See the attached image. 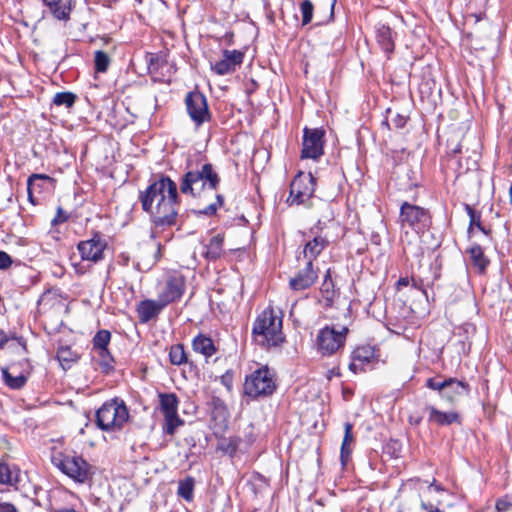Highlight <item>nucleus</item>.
Returning <instances> with one entry per match:
<instances>
[{
    "label": "nucleus",
    "instance_id": "f257e3e1",
    "mask_svg": "<svg viewBox=\"0 0 512 512\" xmlns=\"http://www.w3.org/2000/svg\"><path fill=\"white\" fill-rule=\"evenodd\" d=\"M142 210L149 214L155 227H170L177 224L180 197L177 184L166 175H160L148 187L139 192Z\"/></svg>",
    "mask_w": 512,
    "mask_h": 512
},
{
    "label": "nucleus",
    "instance_id": "f03ea898",
    "mask_svg": "<svg viewBox=\"0 0 512 512\" xmlns=\"http://www.w3.org/2000/svg\"><path fill=\"white\" fill-rule=\"evenodd\" d=\"M252 337L262 347L279 346L285 340L282 317L278 316L273 308H266L254 321Z\"/></svg>",
    "mask_w": 512,
    "mask_h": 512
},
{
    "label": "nucleus",
    "instance_id": "7ed1b4c3",
    "mask_svg": "<svg viewBox=\"0 0 512 512\" xmlns=\"http://www.w3.org/2000/svg\"><path fill=\"white\" fill-rule=\"evenodd\" d=\"M220 176L211 163H204L196 170L187 171L180 180V191L185 195L196 197L201 190H216Z\"/></svg>",
    "mask_w": 512,
    "mask_h": 512
},
{
    "label": "nucleus",
    "instance_id": "20e7f679",
    "mask_svg": "<svg viewBox=\"0 0 512 512\" xmlns=\"http://www.w3.org/2000/svg\"><path fill=\"white\" fill-rule=\"evenodd\" d=\"M276 389V374L267 365H264L246 375L243 395L256 401L272 396Z\"/></svg>",
    "mask_w": 512,
    "mask_h": 512
},
{
    "label": "nucleus",
    "instance_id": "39448f33",
    "mask_svg": "<svg viewBox=\"0 0 512 512\" xmlns=\"http://www.w3.org/2000/svg\"><path fill=\"white\" fill-rule=\"evenodd\" d=\"M129 420V411L125 402L115 397L102 404L95 413L96 426L102 431H119Z\"/></svg>",
    "mask_w": 512,
    "mask_h": 512
},
{
    "label": "nucleus",
    "instance_id": "423d86ee",
    "mask_svg": "<svg viewBox=\"0 0 512 512\" xmlns=\"http://www.w3.org/2000/svg\"><path fill=\"white\" fill-rule=\"evenodd\" d=\"M51 463L76 483L84 484L94 474L92 466L80 455L57 452L52 454Z\"/></svg>",
    "mask_w": 512,
    "mask_h": 512
},
{
    "label": "nucleus",
    "instance_id": "0eeeda50",
    "mask_svg": "<svg viewBox=\"0 0 512 512\" xmlns=\"http://www.w3.org/2000/svg\"><path fill=\"white\" fill-rule=\"evenodd\" d=\"M348 328L342 327L336 330L334 327L325 326L320 329L316 338L317 351L322 356H332L344 348Z\"/></svg>",
    "mask_w": 512,
    "mask_h": 512
},
{
    "label": "nucleus",
    "instance_id": "6e6552de",
    "mask_svg": "<svg viewBox=\"0 0 512 512\" xmlns=\"http://www.w3.org/2000/svg\"><path fill=\"white\" fill-rule=\"evenodd\" d=\"M399 218L402 226H408L418 234L429 229L432 222L427 209L408 202L402 203Z\"/></svg>",
    "mask_w": 512,
    "mask_h": 512
},
{
    "label": "nucleus",
    "instance_id": "1a4fd4ad",
    "mask_svg": "<svg viewBox=\"0 0 512 512\" xmlns=\"http://www.w3.org/2000/svg\"><path fill=\"white\" fill-rule=\"evenodd\" d=\"M316 179L311 173L299 172L290 184L288 202L290 205H302L310 200L314 194Z\"/></svg>",
    "mask_w": 512,
    "mask_h": 512
},
{
    "label": "nucleus",
    "instance_id": "9d476101",
    "mask_svg": "<svg viewBox=\"0 0 512 512\" xmlns=\"http://www.w3.org/2000/svg\"><path fill=\"white\" fill-rule=\"evenodd\" d=\"M325 131L322 128H307L303 130V142L301 150L302 159L317 160L324 153Z\"/></svg>",
    "mask_w": 512,
    "mask_h": 512
},
{
    "label": "nucleus",
    "instance_id": "9b49d317",
    "mask_svg": "<svg viewBox=\"0 0 512 512\" xmlns=\"http://www.w3.org/2000/svg\"><path fill=\"white\" fill-rule=\"evenodd\" d=\"M185 105L188 115L196 126H201L209 121L211 114L209 111L207 99L203 93L198 90L189 92L185 97Z\"/></svg>",
    "mask_w": 512,
    "mask_h": 512
},
{
    "label": "nucleus",
    "instance_id": "f8f14e48",
    "mask_svg": "<svg viewBox=\"0 0 512 512\" xmlns=\"http://www.w3.org/2000/svg\"><path fill=\"white\" fill-rule=\"evenodd\" d=\"M20 365L23 366L20 372H17L16 364L1 368L2 380L10 389L19 390L23 388L31 374L32 366L28 359H25Z\"/></svg>",
    "mask_w": 512,
    "mask_h": 512
},
{
    "label": "nucleus",
    "instance_id": "ddd939ff",
    "mask_svg": "<svg viewBox=\"0 0 512 512\" xmlns=\"http://www.w3.org/2000/svg\"><path fill=\"white\" fill-rule=\"evenodd\" d=\"M107 247V242L96 233L93 238L85 241H80L77 249L81 255L82 260L97 263L104 258V250Z\"/></svg>",
    "mask_w": 512,
    "mask_h": 512
},
{
    "label": "nucleus",
    "instance_id": "4468645a",
    "mask_svg": "<svg viewBox=\"0 0 512 512\" xmlns=\"http://www.w3.org/2000/svg\"><path fill=\"white\" fill-rule=\"evenodd\" d=\"M223 58L215 63L211 62V70L219 75L224 76L231 74L241 66L244 60V52L240 50H228L225 49L222 52Z\"/></svg>",
    "mask_w": 512,
    "mask_h": 512
},
{
    "label": "nucleus",
    "instance_id": "2eb2a0df",
    "mask_svg": "<svg viewBox=\"0 0 512 512\" xmlns=\"http://www.w3.org/2000/svg\"><path fill=\"white\" fill-rule=\"evenodd\" d=\"M185 280L181 276L169 277L165 286L158 296L160 302L166 307L170 303L176 302L181 299L185 292Z\"/></svg>",
    "mask_w": 512,
    "mask_h": 512
},
{
    "label": "nucleus",
    "instance_id": "dca6fc26",
    "mask_svg": "<svg viewBox=\"0 0 512 512\" xmlns=\"http://www.w3.org/2000/svg\"><path fill=\"white\" fill-rule=\"evenodd\" d=\"M45 9L43 13H47L58 21L67 22L75 7L76 0H42Z\"/></svg>",
    "mask_w": 512,
    "mask_h": 512
},
{
    "label": "nucleus",
    "instance_id": "f3484780",
    "mask_svg": "<svg viewBox=\"0 0 512 512\" xmlns=\"http://www.w3.org/2000/svg\"><path fill=\"white\" fill-rule=\"evenodd\" d=\"M375 359V348L370 345L358 346L351 354L349 370L355 374L365 371V366Z\"/></svg>",
    "mask_w": 512,
    "mask_h": 512
},
{
    "label": "nucleus",
    "instance_id": "a211bd4d",
    "mask_svg": "<svg viewBox=\"0 0 512 512\" xmlns=\"http://www.w3.org/2000/svg\"><path fill=\"white\" fill-rule=\"evenodd\" d=\"M318 275L314 270L313 263L307 261L305 267L301 269L297 275L290 279L289 285L292 290L301 291L311 287Z\"/></svg>",
    "mask_w": 512,
    "mask_h": 512
},
{
    "label": "nucleus",
    "instance_id": "6ab92c4d",
    "mask_svg": "<svg viewBox=\"0 0 512 512\" xmlns=\"http://www.w3.org/2000/svg\"><path fill=\"white\" fill-rule=\"evenodd\" d=\"M310 206L315 209V214L317 217L315 229L322 231L326 227L327 223L334 219V213L331 208V204L325 200L316 198L310 202Z\"/></svg>",
    "mask_w": 512,
    "mask_h": 512
},
{
    "label": "nucleus",
    "instance_id": "aec40b11",
    "mask_svg": "<svg viewBox=\"0 0 512 512\" xmlns=\"http://www.w3.org/2000/svg\"><path fill=\"white\" fill-rule=\"evenodd\" d=\"M425 410L429 412V423H434L439 426H449L453 423L461 424V416L455 411L443 412L432 405H427Z\"/></svg>",
    "mask_w": 512,
    "mask_h": 512
},
{
    "label": "nucleus",
    "instance_id": "412c9836",
    "mask_svg": "<svg viewBox=\"0 0 512 512\" xmlns=\"http://www.w3.org/2000/svg\"><path fill=\"white\" fill-rule=\"evenodd\" d=\"M164 308V305L159 299H145L140 301L137 305L138 318L141 323H148L150 320L157 317Z\"/></svg>",
    "mask_w": 512,
    "mask_h": 512
},
{
    "label": "nucleus",
    "instance_id": "4be33fe9",
    "mask_svg": "<svg viewBox=\"0 0 512 512\" xmlns=\"http://www.w3.org/2000/svg\"><path fill=\"white\" fill-rule=\"evenodd\" d=\"M377 43L381 49L388 55L394 51V34L391 28L383 23H378L375 27Z\"/></svg>",
    "mask_w": 512,
    "mask_h": 512
},
{
    "label": "nucleus",
    "instance_id": "5701e85b",
    "mask_svg": "<svg viewBox=\"0 0 512 512\" xmlns=\"http://www.w3.org/2000/svg\"><path fill=\"white\" fill-rule=\"evenodd\" d=\"M329 245V241L321 236L316 235L312 240H309L303 249V256L307 261H313L322 253V251Z\"/></svg>",
    "mask_w": 512,
    "mask_h": 512
},
{
    "label": "nucleus",
    "instance_id": "b1692460",
    "mask_svg": "<svg viewBox=\"0 0 512 512\" xmlns=\"http://www.w3.org/2000/svg\"><path fill=\"white\" fill-rule=\"evenodd\" d=\"M353 424L350 422L344 423V437L341 445L340 450V460L343 466H345L351 456L352 448L351 444L354 442V436H353Z\"/></svg>",
    "mask_w": 512,
    "mask_h": 512
},
{
    "label": "nucleus",
    "instance_id": "393cba45",
    "mask_svg": "<svg viewBox=\"0 0 512 512\" xmlns=\"http://www.w3.org/2000/svg\"><path fill=\"white\" fill-rule=\"evenodd\" d=\"M192 346L194 351L201 353L206 358L213 356L217 352L213 340L204 334H198L193 339Z\"/></svg>",
    "mask_w": 512,
    "mask_h": 512
},
{
    "label": "nucleus",
    "instance_id": "a878e982",
    "mask_svg": "<svg viewBox=\"0 0 512 512\" xmlns=\"http://www.w3.org/2000/svg\"><path fill=\"white\" fill-rule=\"evenodd\" d=\"M20 482V469L6 463H0V484L17 488Z\"/></svg>",
    "mask_w": 512,
    "mask_h": 512
},
{
    "label": "nucleus",
    "instance_id": "bb28decb",
    "mask_svg": "<svg viewBox=\"0 0 512 512\" xmlns=\"http://www.w3.org/2000/svg\"><path fill=\"white\" fill-rule=\"evenodd\" d=\"M473 266L479 274H484L490 264V260L485 256L482 247L478 244L472 245L468 251Z\"/></svg>",
    "mask_w": 512,
    "mask_h": 512
},
{
    "label": "nucleus",
    "instance_id": "cd10ccee",
    "mask_svg": "<svg viewBox=\"0 0 512 512\" xmlns=\"http://www.w3.org/2000/svg\"><path fill=\"white\" fill-rule=\"evenodd\" d=\"M158 397L163 416L178 414L179 399L175 393H159Z\"/></svg>",
    "mask_w": 512,
    "mask_h": 512
},
{
    "label": "nucleus",
    "instance_id": "c85d7f7f",
    "mask_svg": "<svg viewBox=\"0 0 512 512\" xmlns=\"http://www.w3.org/2000/svg\"><path fill=\"white\" fill-rule=\"evenodd\" d=\"M224 238L220 234L213 236L209 243L204 246L203 255L208 260H217L223 253Z\"/></svg>",
    "mask_w": 512,
    "mask_h": 512
},
{
    "label": "nucleus",
    "instance_id": "c756f323",
    "mask_svg": "<svg viewBox=\"0 0 512 512\" xmlns=\"http://www.w3.org/2000/svg\"><path fill=\"white\" fill-rule=\"evenodd\" d=\"M449 385H455L458 387H465L462 384V381L457 380L455 378H448L445 380H439L437 378H428L426 381V386L432 390H437L441 393V395H447V388Z\"/></svg>",
    "mask_w": 512,
    "mask_h": 512
},
{
    "label": "nucleus",
    "instance_id": "7c9ffc66",
    "mask_svg": "<svg viewBox=\"0 0 512 512\" xmlns=\"http://www.w3.org/2000/svg\"><path fill=\"white\" fill-rule=\"evenodd\" d=\"M195 479L192 476H186L179 480L177 495L187 502H191L194 498Z\"/></svg>",
    "mask_w": 512,
    "mask_h": 512
},
{
    "label": "nucleus",
    "instance_id": "2f4dec72",
    "mask_svg": "<svg viewBox=\"0 0 512 512\" xmlns=\"http://www.w3.org/2000/svg\"><path fill=\"white\" fill-rule=\"evenodd\" d=\"M78 96L70 91L58 92L54 95L52 99V106L56 107H64L66 109H71L76 101Z\"/></svg>",
    "mask_w": 512,
    "mask_h": 512
},
{
    "label": "nucleus",
    "instance_id": "473e14b6",
    "mask_svg": "<svg viewBox=\"0 0 512 512\" xmlns=\"http://www.w3.org/2000/svg\"><path fill=\"white\" fill-rule=\"evenodd\" d=\"M56 357L64 369L70 368L71 364L76 362L79 358L77 352L71 350L69 346L59 347Z\"/></svg>",
    "mask_w": 512,
    "mask_h": 512
},
{
    "label": "nucleus",
    "instance_id": "72a5a7b5",
    "mask_svg": "<svg viewBox=\"0 0 512 512\" xmlns=\"http://www.w3.org/2000/svg\"><path fill=\"white\" fill-rule=\"evenodd\" d=\"M99 357V366L101 368V371L105 374H109L111 371L114 370V358L112 357L110 351L108 348L95 350Z\"/></svg>",
    "mask_w": 512,
    "mask_h": 512
},
{
    "label": "nucleus",
    "instance_id": "f704fd0d",
    "mask_svg": "<svg viewBox=\"0 0 512 512\" xmlns=\"http://www.w3.org/2000/svg\"><path fill=\"white\" fill-rule=\"evenodd\" d=\"M169 360L173 365H182L187 362V356L182 344H175L170 347Z\"/></svg>",
    "mask_w": 512,
    "mask_h": 512
},
{
    "label": "nucleus",
    "instance_id": "c9c22d12",
    "mask_svg": "<svg viewBox=\"0 0 512 512\" xmlns=\"http://www.w3.org/2000/svg\"><path fill=\"white\" fill-rule=\"evenodd\" d=\"M464 209L470 218L469 226L467 229L468 234L470 235L473 232L474 227H476L478 230L482 229L483 225L481 222V213L476 211L469 204H465Z\"/></svg>",
    "mask_w": 512,
    "mask_h": 512
},
{
    "label": "nucleus",
    "instance_id": "e433bc0d",
    "mask_svg": "<svg viewBox=\"0 0 512 512\" xmlns=\"http://www.w3.org/2000/svg\"><path fill=\"white\" fill-rule=\"evenodd\" d=\"M164 419L163 432L167 435H174L176 429L184 424V421L178 416V414L166 415L164 416Z\"/></svg>",
    "mask_w": 512,
    "mask_h": 512
},
{
    "label": "nucleus",
    "instance_id": "4c0bfd02",
    "mask_svg": "<svg viewBox=\"0 0 512 512\" xmlns=\"http://www.w3.org/2000/svg\"><path fill=\"white\" fill-rule=\"evenodd\" d=\"M241 443V439L239 437H229L224 439L220 445L219 449L223 451L225 454H228L229 456L233 457Z\"/></svg>",
    "mask_w": 512,
    "mask_h": 512
},
{
    "label": "nucleus",
    "instance_id": "58836bf2",
    "mask_svg": "<svg viewBox=\"0 0 512 512\" xmlns=\"http://www.w3.org/2000/svg\"><path fill=\"white\" fill-rule=\"evenodd\" d=\"M51 177L46 174H32L27 179V192L28 199L32 204H35V200L33 197V191L36 190V182L37 181H49Z\"/></svg>",
    "mask_w": 512,
    "mask_h": 512
},
{
    "label": "nucleus",
    "instance_id": "ea45409f",
    "mask_svg": "<svg viewBox=\"0 0 512 512\" xmlns=\"http://www.w3.org/2000/svg\"><path fill=\"white\" fill-rule=\"evenodd\" d=\"M111 340V333L108 330H99L93 337V349L100 350L108 348Z\"/></svg>",
    "mask_w": 512,
    "mask_h": 512
},
{
    "label": "nucleus",
    "instance_id": "a19ab883",
    "mask_svg": "<svg viewBox=\"0 0 512 512\" xmlns=\"http://www.w3.org/2000/svg\"><path fill=\"white\" fill-rule=\"evenodd\" d=\"M94 65L96 72L104 73L110 65V57L104 51L98 50L95 52Z\"/></svg>",
    "mask_w": 512,
    "mask_h": 512
},
{
    "label": "nucleus",
    "instance_id": "79ce46f5",
    "mask_svg": "<svg viewBox=\"0 0 512 512\" xmlns=\"http://www.w3.org/2000/svg\"><path fill=\"white\" fill-rule=\"evenodd\" d=\"M300 10L302 13V25L309 24L313 17V3L310 0H303L300 4Z\"/></svg>",
    "mask_w": 512,
    "mask_h": 512
},
{
    "label": "nucleus",
    "instance_id": "37998d69",
    "mask_svg": "<svg viewBox=\"0 0 512 512\" xmlns=\"http://www.w3.org/2000/svg\"><path fill=\"white\" fill-rule=\"evenodd\" d=\"M161 249H162V245L160 243H157V250L153 256V259L151 261H149L148 263H145L143 266L141 265L140 262H136L134 264L135 269H137L138 271H141V272H146V271L150 270L161 258V256H162Z\"/></svg>",
    "mask_w": 512,
    "mask_h": 512
},
{
    "label": "nucleus",
    "instance_id": "c03bdc74",
    "mask_svg": "<svg viewBox=\"0 0 512 512\" xmlns=\"http://www.w3.org/2000/svg\"><path fill=\"white\" fill-rule=\"evenodd\" d=\"M462 384L465 387L456 388L455 385H449L447 388V395H443V397L447 398L449 401H453L455 395L468 394L470 391L468 383L462 381Z\"/></svg>",
    "mask_w": 512,
    "mask_h": 512
},
{
    "label": "nucleus",
    "instance_id": "a18cd8bd",
    "mask_svg": "<svg viewBox=\"0 0 512 512\" xmlns=\"http://www.w3.org/2000/svg\"><path fill=\"white\" fill-rule=\"evenodd\" d=\"M333 288H334V285H333V282L330 278V274L328 271L327 274L325 275L324 282H323L322 288H321L323 296L326 300H332V298L334 297V289Z\"/></svg>",
    "mask_w": 512,
    "mask_h": 512
},
{
    "label": "nucleus",
    "instance_id": "49530a36",
    "mask_svg": "<svg viewBox=\"0 0 512 512\" xmlns=\"http://www.w3.org/2000/svg\"><path fill=\"white\" fill-rule=\"evenodd\" d=\"M68 219H69V214L66 211H64L61 206H59L57 208L56 216L52 219L51 224L53 226H56V225H59V224H62L64 222L68 221Z\"/></svg>",
    "mask_w": 512,
    "mask_h": 512
},
{
    "label": "nucleus",
    "instance_id": "de8ad7c7",
    "mask_svg": "<svg viewBox=\"0 0 512 512\" xmlns=\"http://www.w3.org/2000/svg\"><path fill=\"white\" fill-rule=\"evenodd\" d=\"M217 207H216V204H210L208 205L207 207H205L204 209H200V210H193V213L197 216H200V215H205V216H213L216 214L217 212Z\"/></svg>",
    "mask_w": 512,
    "mask_h": 512
},
{
    "label": "nucleus",
    "instance_id": "09e8293b",
    "mask_svg": "<svg viewBox=\"0 0 512 512\" xmlns=\"http://www.w3.org/2000/svg\"><path fill=\"white\" fill-rule=\"evenodd\" d=\"M146 62L148 64V69L151 70H158L159 69V57L155 54H149L146 57Z\"/></svg>",
    "mask_w": 512,
    "mask_h": 512
},
{
    "label": "nucleus",
    "instance_id": "8fccbe9b",
    "mask_svg": "<svg viewBox=\"0 0 512 512\" xmlns=\"http://www.w3.org/2000/svg\"><path fill=\"white\" fill-rule=\"evenodd\" d=\"M12 258L4 251H0V270L7 269L12 264Z\"/></svg>",
    "mask_w": 512,
    "mask_h": 512
},
{
    "label": "nucleus",
    "instance_id": "3c124183",
    "mask_svg": "<svg viewBox=\"0 0 512 512\" xmlns=\"http://www.w3.org/2000/svg\"><path fill=\"white\" fill-rule=\"evenodd\" d=\"M391 122L396 129H401L406 125L407 118L399 113H397L392 119Z\"/></svg>",
    "mask_w": 512,
    "mask_h": 512
},
{
    "label": "nucleus",
    "instance_id": "603ef678",
    "mask_svg": "<svg viewBox=\"0 0 512 512\" xmlns=\"http://www.w3.org/2000/svg\"><path fill=\"white\" fill-rule=\"evenodd\" d=\"M512 506V503L507 501L506 498H501L496 501V510L497 512H506Z\"/></svg>",
    "mask_w": 512,
    "mask_h": 512
},
{
    "label": "nucleus",
    "instance_id": "864d4df0",
    "mask_svg": "<svg viewBox=\"0 0 512 512\" xmlns=\"http://www.w3.org/2000/svg\"><path fill=\"white\" fill-rule=\"evenodd\" d=\"M0 512H19L16 506L9 502H0Z\"/></svg>",
    "mask_w": 512,
    "mask_h": 512
},
{
    "label": "nucleus",
    "instance_id": "5fc2aeb1",
    "mask_svg": "<svg viewBox=\"0 0 512 512\" xmlns=\"http://www.w3.org/2000/svg\"><path fill=\"white\" fill-rule=\"evenodd\" d=\"M12 339L11 336L7 335L3 330H0V350Z\"/></svg>",
    "mask_w": 512,
    "mask_h": 512
},
{
    "label": "nucleus",
    "instance_id": "6e6d98bb",
    "mask_svg": "<svg viewBox=\"0 0 512 512\" xmlns=\"http://www.w3.org/2000/svg\"><path fill=\"white\" fill-rule=\"evenodd\" d=\"M411 281H412L413 287L423 291V293L426 294V291H425L424 284H423L422 280H416L415 278H412Z\"/></svg>",
    "mask_w": 512,
    "mask_h": 512
},
{
    "label": "nucleus",
    "instance_id": "4d7b16f0",
    "mask_svg": "<svg viewBox=\"0 0 512 512\" xmlns=\"http://www.w3.org/2000/svg\"><path fill=\"white\" fill-rule=\"evenodd\" d=\"M410 283V280L408 277H401L398 281H397V288L400 289L401 287H406L408 286Z\"/></svg>",
    "mask_w": 512,
    "mask_h": 512
},
{
    "label": "nucleus",
    "instance_id": "13d9d810",
    "mask_svg": "<svg viewBox=\"0 0 512 512\" xmlns=\"http://www.w3.org/2000/svg\"><path fill=\"white\" fill-rule=\"evenodd\" d=\"M212 404H213L215 409L224 408L223 401L220 398H218V397H213Z\"/></svg>",
    "mask_w": 512,
    "mask_h": 512
},
{
    "label": "nucleus",
    "instance_id": "bf43d9fd",
    "mask_svg": "<svg viewBox=\"0 0 512 512\" xmlns=\"http://www.w3.org/2000/svg\"><path fill=\"white\" fill-rule=\"evenodd\" d=\"M11 338L17 340L19 345L23 348V350L25 352L27 351L26 341L22 337H17L15 335H12Z\"/></svg>",
    "mask_w": 512,
    "mask_h": 512
},
{
    "label": "nucleus",
    "instance_id": "052dcab7",
    "mask_svg": "<svg viewBox=\"0 0 512 512\" xmlns=\"http://www.w3.org/2000/svg\"><path fill=\"white\" fill-rule=\"evenodd\" d=\"M213 204H216L217 209L219 207L223 206V204H224V196L221 195V194H217L216 195V202H214Z\"/></svg>",
    "mask_w": 512,
    "mask_h": 512
},
{
    "label": "nucleus",
    "instance_id": "680f3d73",
    "mask_svg": "<svg viewBox=\"0 0 512 512\" xmlns=\"http://www.w3.org/2000/svg\"><path fill=\"white\" fill-rule=\"evenodd\" d=\"M335 4H336V0H331L330 3H329V11H330V14H329V19H332L333 16H334V7H335Z\"/></svg>",
    "mask_w": 512,
    "mask_h": 512
},
{
    "label": "nucleus",
    "instance_id": "e2e57ef3",
    "mask_svg": "<svg viewBox=\"0 0 512 512\" xmlns=\"http://www.w3.org/2000/svg\"><path fill=\"white\" fill-rule=\"evenodd\" d=\"M421 421H422L421 417H417V418L410 417L409 418V422L414 425H419L421 423Z\"/></svg>",
    "mask_w": 512,
    "mask_h": 512
},
{
    "label": "nucleus",
    "instance_id": "0e129e2a",
    "mask_svg": "<svg viewBox=\"0 0 512 512\" xmlns=\"http://www.w3.org/2000/svg\"><path fill=\"white\" fill-rule=\"evenodd\" d=\"M431 487H434L436 491H442L443 490L441 485L436 483V480H433V482L431 483Z\"/></svg>",
    "mask_w": 512,
    "mask_h": 512
},
{
    "label": "nucleus",
    "instance_id": "69168bd1",
    "mask_svg": "<svg viewBox=\"0 0 512 512\" xmlns=\"http://www.w3.org/2000/svg\"><path fill=\"white\" fill-rule=\"evenodd\" d=\"M451 151L453 154L459 153L461 151V145L457 144Z\"/></svg>",
    "mask_w": 512,
    "mask_h": 512
},
{
    "label": "nucleus",
    "instance_id": "338daca9",
    "mask_svg": "<svg viewBox=\"0 0 512 512\" xmlns=\"http://www.w3.org/2000/svg\"><path fill=\"white\" fill-rule=\"evenodd\" d=\"M483 234L490 235L491 229H487L485 226H482V229H479Z\"/></svg>",
    "mask_w": 512,
    "mask_h": 512
},
{
    "label": "nucleus",
    "instance_id": "774afa93",
    "mask_svg": "<svg viewBox=\"0 0 512 512\" xmlns=\"http://www.w3.org/2000/svg\"><path fill=\"white\" fill-rule=\"evenodd\" d=\"M431 507V505H428L426 502H421V508L424 510H428Z\"/></svg>",
    "mask_w": 512,
    "mask_h": 512
}]
</instances>
